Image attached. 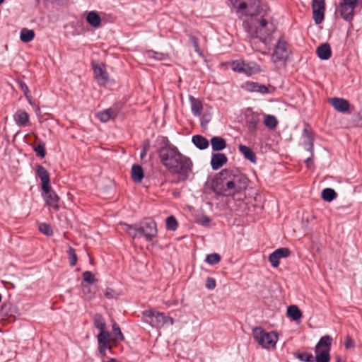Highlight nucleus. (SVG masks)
Returning <instances> with one entry per match:
<instances>
[{"instance_id":"nucleus-1","label":"nucleus","mask_w":362,"mask_h":362,"mask_svg":"<svg viewBox=\"0 0 362 362\" xmlns=\"http://www.w3.org/2000/svg\"><path fill=\"white\" fill-rule=\"evenodd\" d=\"M233 6L238 10L245 11V14L250 16H264L266 11V6L262 5L259 0H231ZM274 30L272 23L262 18L259 21V27L257 28V38L267 45L269 42L268 37Z\"/></svg>"},{"instance_id":"nucleus-2","label":"nucleus","mask_w":362,"mask_h":362,"mask_svg":"<svg viewBox=\"0 0 362 362\" xmlns=\"http://www.w3.org/2000/svg\"><path fill=\"white\" fill-rule=\"evenodd\" d=\"M249 180L237 170H224L213 182L214 191L224 197L233 196L246 189Z\"/></svg>"},{"instance_id":"nucleus-3","label":"nucleus","mask_w":362,"mask_h":362,"mask_svg":"<svg viewBox=\"0 0 362 362\" xmlns=\"http://www.w3.org/2000/svg\"><path fill=\"white\" fill-rule=\"evenodd\" d=\"M122 229L129 234L133 239L138 235L144 237L148 242H151L156 237L158 230L156 223L151 218H146L139 223L129 225L127 223H120Z\"/></svg>"},{"instance_id":"nucleus-4","label":"nucleus","mask_w":362,"mask_h":362,"mask_svg":"<svg viewBox=\"0 0 362 362\" xmlns=\"http://www.w3.org/2000/svg\"><path fill=\"white\" fill-rule=\"evenodd\" d=\"M182 155L177 148L172 144L162 146L158 151L160 163L168 171Z\"/></svg>"},{"instance_id":"nucleus-5","label":"nucleus","mask_w":362,"mask_h":362,"mask_svg":"<svg viewBox=\"0 0 362 362\" xmlns=\"http://www.w3.org/2000/svg\"><path fill=\"white\" fill-rule=\"evenodd\" d=\"M193 163L191 159L182 155L181 158L170 169L171 174L177 175L179 181L185 182L192 173Z\"/></svg>"},{"instance_id":"nucleus-6","label":"nucleus","mask_w":362,"mask_h":362,"mask_svg":"<svg viewBox=\"0 0 362 362\" xmlns=\"http://www.w3.org/2000/svg\"><path fill=\"white\" fill-rule=\"evenodd\" d=\"M252 336L262 348L267 349L275 347L278 341L276 332H267L259 327H255L252 329Z\"/></svg>"},{"instance_id":"nucleus-7","label":"nucleus","mask_w":362,"mask_h":362,"mask_svg":"<svg viewBox=\"0 0 362 362\" xmlns=\"http://www.w3.org/2000/svg\"><path fill=\"white\" fill-rule=\"evenodd\" d=\"M231 69L236 72L244 73L251 76L262 71L261 67L255 62L235 60L231 63Z\"/></svg>"},{"instance_id":"nucleus-8","label":"nucleus","mask_w":362,"mask_h":362,"mask_svg":"<svg viewBox=\"0 0 362 362\" xmlns=\"http://www.w3.org/2000/svg\"><path fill=\"white\" fill-rule=\"evenodd\" d=\"M358 0H339L338 12L346 21H351L354 16V10Z\"/></svg>"},{"instance_id":"nucleus-9","label":"nucleus","mask_w":362,"mask_h":362,"mask_svg":"<svg viewBox=\"0 0 362 362\" xmlns=\"http://www.w3.org/2000/svg\"><path fill=\"white\" fill-rule=\"evenodd\" d=\"M288 56V51L287 49L286 42L280 37L272 53V61L276 64L278 63L282 64H284Z\"/></svg>"},{"instance_id":"nucleus-10","label":"nucleus","mask_w":362,"mask_h":362,"mask_svg":"<svg viewBox=\"0 0 362 362\" xmlns=\"http://www.w3.org/2000/svg\"><path fill=\"white\" fill-rule=\"evenodd\" d=\"M313 18L316 24L321 23L325 18V0H313L312 2Z\"/></svg>"},{"instance_id":"nucleus-11","label":"nucleus","mask_w":362,"mask_h":362,"mask_svg":"<svg viewBox=\"0 0 362 362\" xmlns=\"http://www.w3.org/2000/svg\"><path fill=\"white\" fill-rule=\"evenodd\" d=\"M93 73L95 80L100 86H105L109 80V76L105 66L102 64L93 65Z\"/></svg>"},{"instance_id":"nucleus-12","label":"nucleus","mask_w":362,"mask_h":362,"mask_svg":"<svg viewBox=\"0 0 362 362\" xmlns=\"http://www.w3.org/2000/svg\"><path fill=\"white\" fill-rule=\"evenodd\" d=\"M245 122L248 130L252 133L255 132L260 122L259 114L248 110L245 114Z\"/></svg>"},{"instance_id":"nucleus-13","label":"nucleus","mask_w":362,"mask_h":362,"mask_svg":"<svg viewBox=\"0 0 362 362\" xmlns=\"http://www.w3.org/2000/svg\"><path fill=\"white\" fill-rule=\"evenodd\" d=\"M332 106L339 112L346 113L349 112L350 103L344 98H332L329 100Z\"/></svg>"},{"instance_id":"nucleus-14","label":"nucleus","mask_w":362,"mask_h":362,"mask_svg":"<svg viewBox=\"0 0 362 362\" xmlns=\"http://www.w3.org/2000/svg\"><path fill=\"white\" fill-rule=\"evenodd\" d=\"M45 193L44 199L47 205L55 210L59 209V197L54 191L51 189L50 185L47 191H43Z\"/></svg>"},{"instance_id":"nucleus-15","label":"nucleus","mask_w":362,"mask_h":362,"mask_svg":"<svg viewBox=\"0 0 362 362\" xmlns=\"http://www.w3.org/2000/svg\"><path fill=\"white\" fill-rule=\"evenodd\" d=\"M242 88L248 92H257L262 94L269 93V89L265 85L257 82L247 81L243 84Z\"/></svg>"},{"instance_id":"nucleus-16","label":"nucleus","mask_w":362,"mask_h":362,"mask_svg":"<svg viewBox=\"0 0 362 362\" xmlns=\"http://www.w3.org/2000/svg\"><path fill=\"white\" fill-rule=\"evenodd\" d=\"M36 173L42 182V191H47L50 185L49 175L47 170L43 166L38 165H37Z\"/></svg>"},{"instance_id":"nucleus-17","label":"nucleus","mask_w":362,"mask_h":362,"mask_svg":"<svg viewBox=\"0 0 362 362\" xmlns=\"http://www.w3.org/2000/svg\"><path fill=\"white\" fill-rule=\"evenodd\" d=\"M227 161V156L224 153H216L211 156V165L213 170H216L225 165Z\"/></svg>"},{"instance_id":"nucleus-18","label":"nucleus","mask_w":362,"mask_h":362,"mask_svg":"<svg viewBox=\"0 0 362 362\" xmlns=\"http://www.w3.org/2000/svg\"><path fill=\"white\" fill-rule=\"evenodd\" d=\"M305 128L303 131L302 135L305 138L304 145L306 146V150L308 152L311 153V156H313V150L314 148V139L312 135V132L309 129V126L308 124H305Z\"/></svg>"},{"instance_id":"nucleus-19","label":"nucleus","mask_w":362,"mask_h":362,"mask_svg":"<svg viewBox=\"0 0 362 362\" xmlns=\"http://www.w3.org/2000/svg\"><path fill=\"white\" fill-rule=\"evenodd\" d=\"M170 322V325L173 324V318L165 316L163 313H156L151 325L153 326L159 327L163 326L165 324Z\"/></svg>"},{"instance_id":"nucleus-20","label":"nucleus","mask_w":362,"mask_h":362,"mask_svg":"<svg viewBox=\"0 0 362 362\" xmlns=\"http://www.w3.org/2000/svg\"><path fill=\"white\" fill-rule=\"evenodd\" d=\"M332 343V338L329 335L322 337L317 345L315 346V351H330Z\"/></svg>"},{"instance_id":"nucleus-21","label":"nucleus","mask_w":362,"mask_h":362,"mask_svg":"<svg viewBox=\"0 0 362 362\" xmlns=\"http://www.w3.org/2000/svg\"><path fill=\"white\" fill-rule=\"evenodd\" d=\"M13 119L18 126L25 127L29 122V115L23 110H18L13 115Z\"/></svg>"},{"instance_id":"nucleus-22","label":"nucleus","mask_w":362,"mask_h":362,"mask_svg":"<svg viewBox=\"0 0 362 362\" xmlns=\"http://www.w3.org/2000/svg\"><path fill=\"white\" fill-rule=\"evenodd\" d=\"M117 115V111L115 108H108L103 111L99 112L96 114V117L102 122H107L111 119L115 118Z\"/></svg>"},{"instance_id":"nucleus-23","label":"nucleus","mask_w":362,"mask_h":362,"mask_svg":"<svg viewBox=\"0 0 362 362\" xmlns=\"http://www.w3.org/2000/svg\"><path fill=\"white\" fill-rule=\"evenodd\" d=\"M316 52L318 57L323 60L329 59L332 55L330 46L327 43H323L317 47Z\"/></svg>"},{"instance_id":"nucleus-24","label":"nucleus","mask_w":362,"mask_h":362,"mask_svg":"<svg viewBox=\"0 0 362 362\" xmlns=\"http://www.w3.org/2000/svg\"><path fill=\"white\" fill-rule=\"evenodd\" d=\"M189 100L191 104V111L194 116H199L202 114L203 110V105L202 101L195 98L192 95L189 96Z\"/></svg>"},{"instance_id":"nucleus-25","label":"nucleus","mask_w":362,"mask_h":362,"mask_svg":"<svg viewBox=\"0 0 362 362\" xmlns=\"http://www.w3.org/2000/svg\"><path fill=\"white\" fill-rule=\"evenodd\" d=\"M238 149L240 152L244 156L245 158L249 160L252 163H256L257 158L255 153L250 147L245 146L243 144H240L238 146Z\"/></svg>"},{"instance_id":"nucleus-26","label":"nucleus","mask_w":362,"mask_h":362,"mask_svg":"<svg viewBox=\"0 0 362 362\" xmlns=\"http://www.w3.org/2000/svg\"><path fill=\"white\" fill-rule=\"evenodd\" d=\"M211 145L214 151H220L226 147V141L221 136H213L211 139Z\"/></svg>"},{"instance_id":"nucleus-27","label":"nucleus","mask_w":362,"mask_h":362,"mask_svg":"<svg viewBox=\"0 0 362 362\" xmlns=\"http://www.w3.org/2000/svg\"><path fill=\"white\" fill-rule=\"evenodd\" d=\"M194 145L199 149L204 150L208 148L209 145V141L202 135H194L192 138Z\"/></svg>"},{"instance_id":"nucleus-28","label":"nucleus","mask_w":362,"mask_h":362,"mask_svg":"<svg viewBox=\"0 0 362 362\" xmlns=\"http://www.w3.org/2000/svg\"><path fill=\"white\" fill-rule=\"evenodd\" d=\"M87 22L93 28H99L101 25V18L96 11H90L86 16Z\"/></svg>"},{"instance_id":"nucleus-29","label":"nucleus","mask_w":362,"mask_h":362,"mask_svg":"<svg viewBox=\"0 0 362 362\" xmlns=\"http://www.w3.org/2000/svg\"><path fill=\"white\" fill-rule=\"evenodd\" d=\"M144 177V170L141 165H133L132 167V179L135 182H140Z\"/></svg>"},{"instance_id":"nucleus-30","label":"nucleus","mask_w":362,"mask_h":362,"mask_svg":"<svg viewBox=\"0 0 362 362\" xmlns=\"http://www.w3.org/2000/svg\"><path fill=\"white\" fill-rule=\"evenodd\" d=\"M97 339L98 344L110 345V342H112V337L111 334L105 329L100 331V333L97 336Z\"/></svg>"},{"instance_id":"nucleus-31","label":"nucleus","mask_w":362,"mask_h":362,"mask_svg":"<svg viewBox=\"0 0 362 362\" xmlns=\"http://www.w3.org/2000/svg\"><path fill=\"white\" fill-rule=\"evenodd\" d=\"M288 316L293 320H298L301 318L302 313L296 305H290L287 308Z\"/></svg>"},{"instance_id":"nucleus-32","label":"nucleus","mask_w":362,"mask_h":362,"mask_svg":"<svg viewBox=\"0 0 362 362\" xmlns=\"http://www.w3.org/2000/svg\"><path fill=\"white\" fill-rule=\"evenodd\" d=\"M112 342L122 341L124 339V335L121 332L119 325L117 323L112 325Z\"/></svg>"},{"instance_id":"nucleus-33","label":"nucleus","mask_w":362,"mask_h":362,"mask_svg":"<svg viewBox=\"0 0 362 362\" xmlns=\"http://www.w3.org/2000/svg\"><path fill=\"white\" fill-rule=\"evenodd\" d=\"M35 37V32L33 30L23 28L21 31V40L23 42H29Z\"/></svg>"},{"instance_id":"nucleus-34","label":"nucleus","mask_w":362,"mask_h":362,"mask_svg":"<svg viewBox=\"0 0 362 362\" xmlns=\"http://www.w3.org/2000/svg\"><path fill=\"white\" fill-rule=\"evenodd\" d=\"M336 192L332 188H325L322 192V198L327 202H332L337 197Z\"/></svg>"},{"instance_id":"nucleus-35","label":"nucleus","mask_w":362,"mask_h":362,"mask_svg":"<svg viewBox=\"0 0 362 362\" xmlns=\"http://www.w3.org/2000/svg\"><path fill=\"white\" fill-rule=\"evenodd\" d=\"M264 124L269 129H273L277 126L278 121L275 116L270 115H265L264 119Z\"/></svg>"},{"instance_id":"nucleus-36","label":"nucleus","mask_w":362,"mask_h":362,"mask_svg":"<svg viewBox=\"0 0 362 362\" xmlns=\"http://www.w3.org/2000/svg\"><path fill=\"white\" fill-rule=\"evenodd\" d=\"M315 361L316 362H329L330 360V355L329 351H315Z\"/></svg>"},{"instance_id":"nucleus-37","label":"nucleus","mask_w":362,"mask_h":362,"mask_svg":"<svg viewBox=\"0 0 362 362\" xmlns=\"http://www.w3.org/2000/svg\"><path fill=\"white\" fill-rule=\"evenodd\" d=\"M93 323L95 327L99 329V331H103V329H106V324L100 314L95 315L93 318Z\"/></svg>"},{"instance_id":"nucleus-38","label":"nucleus","mask_w":362,"mask_h":362,"mask_svg":"<svg viewBox=\"0 0 362 362\" xmlns=\"http://www.w3.org/2000/svg\"><path fill=\"white\" fill-rule=\"evenodd\" d=\"M178 223L173 216H170L166 219V228L168 230L175 231L177 228Z\"/></svg>"},{"instance_id":"nucleus-39","label":"nucleus","mask_w":362,"mask_h":362,"mask_svg":"<svg viewBox=\"0 0 362 362\" xmlns=\"http://www.w3.org/2000/svg\"><path fill=\"white\" fill-rule=\"evenodd\" d=\"M295 356L300 361L304 362H313V356L310 353L303 352V353H296Z\"/></svg>"},{"instance_id":"nucleus-40","label":"nucleus","mask_w":362,"mask_h":362,"mask_svg":"<svg viewBox=\"0 0 362 362\" xmlns=\"http://www.w3.org/2000/svg\"><path fill=\"white\" fill-rule=\"evenodd\" d=\"M67 253H68L70 266L74 267L76 265V264L77 262V259H78L75 250L71 247H69Z\"/></svg>"},{"instance_id":"nucleus-41","label":"nucleus","mask_w":362,"mask_h":362,"mask_svg":"<svg viewBox=\"0 0 362 362\" xmlns=\"http://www.w3.org/2000/svg\"><path fill=\"white\" fill-rule=\"evenodd\" d=\"M205 261L209 264L214 265L221 261V256L217 253L210 254L206 256Z\"/></svg>"},{"instance_id":"nucleus-42","label":"nucleus","mask_w":362,"mask_h":362,"mask_svg":"<svg viewBox=\"0 0 362 362\" xmlns=\"http://www.w3.org/2000/svg\"><path fill=\"white\" fill-rule=\"evenodd\" d=\"M39 230L47 236L53 235V230L49 224L42 223L39 225Z\"/></svg>"},{"instance_id":"nucleus-43","label":"nucleus","mask_w":362,"mask_h":362,"mask_svg":"<svg viewBox=\"0 0 362 362\" xmlns=\"http://www.w3.org/2000/svg\"><path fill=\"white\" fill-rule=\"evenodd\" d=\"M34 151L36 152L37 155L40 156L41 158H45L46 155L45 144L44 143L38 144L35 147Z\"/></svg>"},{"instance_id":"nucleus-44","label":"nucleus","mask_w":362,"mask_h":362,"mask_svg":"<svg viewBox=\"0 0 362 362\" xmlns=\"http://www.w3.org/2000/svg\"><path fill=\"white\" fill-rule=\"evenodd\" d=\"M279 257L276 255V251L273 252L269 256V261L273 267H278L279 265Z\"/></svg>"},{"instance_id":"nucleus-45","label":"nucleus","mask_w":362,"mask_h":362,"mask_svg":"<svg viewBox=\"0 0 362 362\" xmlns=\"http://www.w3.org/2000/svg\"><path fill=\"white\" fill-rule=\"evenodd\" d=\"M279 258H286L291 255V251L287 247H280L275 250Z\"/></svg>"},{"instance_id":"nucleus-46","label":"nucleus","mask_w":362,"mask_h":362,"mask_svg":"<svg viewBox=\"0 0 362 362\" xmlns=\"http://www.w3.org/2000/svg\"><path fill=\"white\" fill-rule=\"evenodd\" d=\"M83 280L90 284L94 283L95 281L94 275L89 271L84 272L83 273Z\"/></svg>"},{"instance_id":"nucleus-47","label":"nucleus","mask_w":362,"mask_h":362,"mask_svg":"<svg viewBox=\"0 0 362 362\" xmlns=\"http://www.w3.org/2000/svg\"><path fill=\"white\" fill-rule=\"evenodd\" d=\"M112 346L111 345H107L104 344H98V349L99 352L102 356L106 355V350L109 349L111 350Z\"/></svg>"},{"instance_id":"nucleus-48","label":"nucleus","mask_w":362,"mask_h":362,"mask_svg":"<svg viewBox=\"0 0 362 362\" xmlns=\"http://www.w3.org/2000/svg\"><path fill=\"white\" fill-rule=\"evenodd\" d=\"M104 294H105V296L109 299L115 298H116V296H117L115 291L110 288H107L105 291Z\"/></svg>"},{"instance_id":"nucleus-49","label":"nucleus","mask_w":362,"mask_h":362,"mask_svg":"<svg viewBox=\"0 0 362 362\" xmlns=\"http://www.w3.org/2000/svg\"><path fill=\"white\" fill-rule=\"evenodd\" d=\"M206 287L208 289H214L216 287V281L214 279L208 277L206 281Z\"/></svg>"},{"instance_id":"nucleus-50","label":"nucleus","mask_w":362,"mask_h":362,"mask_svg":"<svg viewBox=\"0 0 362 362\" xmlns=\"http://www.w3.org/2000/svg\"><path fill=\"white\" fill-rule=\"evenodd\" d=\"M189 40H190V42L194 46L195 52H199V42H198L197 38L194 36H191L189 37Z\"/></svg>"},{"instance_id":"nucleus-51","label":"nucleus","mask_w":362,"mask_h":362,"mask_svg":"<svg viewBox=\"0 0 362 362\" xmlns=\"http://www.w3.org/2000/svg\"><path fill=\"white\" fill-rule=\"evenodd\" d=\"M19 86H20V88L23 91L24 93V95L26 98H28V93H29V90H28V87L27 86V85L25 84V82L21 81H19Z\"/></svg>"},{"instance_id":"nucleus-52","label":"nucleus","mask_w":362,"mask_h":362,"mask_svg":"<svg viewBox=\"0 0 362 362\" xmlns=\"http://www.w3.org/2000/svg\"><path fill=\"white\" fill-rule=\"evenodd\" d=\"M345 347L346 349H351L354 347V341L349 337H346Z\"/></svg>"},{"instance_id":"nucleus-53","label":"nucleus","mask_w":362,"mask_h":362,"mask_svg":"<svg viewBox=\"0 0 362 362\" xmlns=\"http://www.w3.org/2000/svg\"><path fill=\"white\" fill-rule=\"evenodd\" d=\"M155 314L156 313H154L153 310H145L144 313H143V315L147 317H149L150 318V323H151V322L153 321V317L155 316Z\"/></svg>"},{"instance_id":"nucleus-54","label":"nucleus","mask_w":362,"mask_h":362,"mask_svg":"<svg viewBox=\"0 0 362 362\" xmlns=\"http://www.w3.org/2000/svg\"><path fill=\"white\" fill-rule=\"evenodd\" d=\"M309 153H310V156L305 159V165L308 168H311L312 166L313 165V155L311 156V153L310 152H309Z\"/></svg>"},{"instance_id":"nucleus-55","label":"nucleus","mask_w":362,"mask_h":362,"mask_svg":"<svg viewBox=\"0 0 362 362\" xmlns=\"http://www.w3.org/2000/svg\"><path fill=\"white\" fill-rule=\"evenodd\" d=\"M358 125L362 126V111H361L358 115Z\"/></svg>"},{"instance_id":"nucleus-56","label":"nucleus","mask_w":362,"mask_h":362,"mask_svg":"<svg viewBox=\"0 0 362 362\" xmlns=\"http://www.w3.org/2000/svg\"><path fill=\"white\" fill-rule=\"evenodd\" d=\"M83 291L84 293L90 291V287L88 285H83Z\"/></svg>"},{"instance_id":"nucleus-57","label":"nucleus","mask_w":362,"mask_h":362,"mask_svg":"<svg viewBox=\"0 0 362 362\" xmlns=\"http://www.w3.org/2000/svg\"><path fill=\"white\" fill-rule=\"evenodd\" d=\"M335 360H336V362H344V361H343V360L341 358V357H340V356H337L335 357Z\"/></svg>"},{"instance_id":"nucleus-58","label":"nucleus","mask_w":362,"mask_h":362,"mask_svg":"<svg viewBox=\"0 0 362 362\" xmlns=\"http://www.w3.org/2000/svg\"><path fill=\"white\" fill-rule=\"evenodd\" d=\"M146 150H145V149H144V150L141 152V153H140V156H141V158H143L146 156Z\"/></svg>"},{"instance_id":"nucleus-59","label":"nucleus","mask_w":362,"mask_h":362,"mask_svg":"<svg viewBox=\"0 0 362 362\" xmlns=\"http://www.w3.org/2000/svg\"><path fill=\"white\" fill-rule=\"evenodd\" d=\"M252 48H253L254 49L258 50V49H257V47H255V41H253V42H252Z\"/></svg>"},{"instance_id":"nucleus-60","label":"nucleus","mask_w":362,"mask_h":362,"mask_svg":"<svg viewBox=\"0 0 362 362\" xmlns=\"http://www.w3.org/2000/svg\"><path fill=\"white\" fill-rule=\"evenodd\" d=\"M103 362H117V361L115 358H110V360Z\"/></svg>"},{"instance_id":"nucleus-61","label":"nucleus","mask_w":362,"mask_h":362,"mask_svg":"<svg viewBox=\"0 0 362 362\" xmlns=\"http://www.w3.org/2000/svg\"><path fill=\"white\" fill-rule=\"evenodd\" d=\"M210 219L208 217H204V223H209Z\"/></svg>"},{"instance_id":"nucleus-62","label":"nucleus","mask_w":362,"mask_h":362,"mask_svg":"<svg viewBox=\"0 0 362 362\" xmlns=\"http://www.w3.org/2000/svg\"><path fill=\"white\" fill-rule=\"evenodd\" d=\"M152 53H153L152 52H148V56H151V54H152Z\"/></svg>"},{"instance_id":"nucleus-63","label":"nucleus","mask_w":362,"mask_h":362,"mask_svg":"<svg viewBox=\"0 0 362 362\" xmlns=\"http://www.w3.org/2000/svg\"><path fill=\"white\" fill-rule=\"evenodd\" d=\"M4 0H0V5H1V4H3V3H4Z\"/></svg>"}]
</instances>
